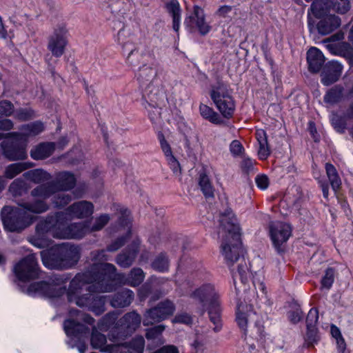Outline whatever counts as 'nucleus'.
I'll list each match as a JSON object with an SVG mask.
<instances>
[{
  "mask_svg": "<svg viewBox=\"0 0 353 353\" xmlns=\"http://www.w3.org/2000/svg\"><path fill=\"white\" fill-rule=\"evenodd\" d=\"M72 218L66 216L61 219L59 214L48 215L40 221L36 226V234L32 243L38 248L48 246V242L43 239L47 234H50L57 239H81L88 233V223H73L68 224Z\"/></svg>",
  "mask_w": 353,
  "mask_h": 353,
  "instance_id": "f257e3e1",
  "label": "nucleus"
},
{
  "mask_svg": "<svg viewBox=\"0 0 353 353\" xmlns=\"http://www.w3.org/2000/svg\"><path fill=\"white\" fill-rule=\"evenodd\" d=\"M95 279H92L90 274H77L70 281L67 292L68 300L79 307H86L93 312L99 314L104 311L105 296H96L91 292H100L95 290Z\"/></svg>",
  "mask_w": 353,
  "mask_h": 353,
  "instance_id": "f03ea898",
  "label": "nucleus"
},
{
  "mask_svg": "<svg viewBox=\"0 0 353 353\" xmlns=\"http://www.w3.org/2000/svg\"><path fill=\"white\" fill-rule=\"evenodd\" d=\"M49 209L48 203L41 199L33 202L20 203L18 208L5 206L1 211V219L6 230L10 232H21L30 226L34 221L32 214H41Z\"/></svg>",
  "mask_w": 353,
  "mask_h": 353,
  "instance_id": "7ed1b4c3",
  "label": "nucleus"
},
{
  "mask_svg": "<svg viewBox=\"0 0 353 353\" xmlns=\"http://www.w3.org/2000/svg\"><path fill=\"white\" fill-rule=\"evenodd\" d=\"M219 234L222 238L221 252L228 265L231 266L242 252L239 225L232 212L221 215Z\"/></svg>",
  "mask_w": 353,
  "mask_h": 353,
  "instance_id": "20e7f679",
  "label": "nucleus"
},
{
  "mask_svg": "<svg viewBox=\"0 0 353 353\" xmlns=\"http://www.w3.org/2000/svg\"><path fill=\"white\" fill-rule=\"evenodd\" d=\"M92 262L90 269L84 273H90L92 279H95L94 286L95 290L99 292H112L114 290L113 281L122 275L118 274L116 267L105 263L109 259L105 250L93 251L90 254Z\"/></svg>",
  "mask_w": 353,
  "mask_h": 353,
  "instance_id": "39448f33",
  "label": "nucleus"
},
{
  "mask_svg": "<svg viewBox=\"0 0 353 353\" xmlns=\"http://www.w3.org/2000/svg\"><path fill=\"white\" fill-rule=\"evenodd\" d=\"M191 297L201 305V314H204L205 308L208 310L210 320L215 325L214 332L220 331L222 327L221 302L214 285L209 283L203 285L192 293Z\"/></svg>",
  "mask_w": 353,
  "mask_h": 353,
  "instance_id": "423d86ee",
  "label": "nucleus"
},
{
  "mask_svg": "<svg viewBox=\"0 0 353 353\" xmlns=\"http://www.w3.org/2000/svg\"><path fill=\"white\" fill-rule=\"evenodd\" d=\"M210 96L224 118L229 119L233 117L236 104L228 83L217 77L216 83L210 85Z\"/></svg>",
  "mask_w": 353,
  "mask_h": 353,
  "instance_id": "0eeeda50",
  "label": "nucleus"
},
{
  "mask_svg": "<svg viewBox=\"0 0 353 353\" xmlns=\"http://www.w3.org/2000/svg\"><path fill=\"white\" fill-rule=\"evenodd\" d=\"M329 0H314L310 10L316 18L320 19L316 28L319 34L326 35L332 33L341 26V19L335 14H328L330 5Z\"/></svg>",
  "mask_w": 353,
  "mask_h": 353,
  "instance_id": "6e6552de",
  "label": "nucleus"
},
{
  "mask_svg": "<svg viewBox=\"0 0 353 353\" xmlns=\"http://www.w3.org/2000/svg\"><path fill=\"white\" fill-rule=\"evenodd\" d=\"M259 315L253 310L251 304L240 303L238 304L236 311V322L245 335L248 334V325L254 322L256 334L252 332V335L257 339L263 340L265 336L264 327L259 321Z\"/></svg>",
  "mask_w": 353,
  "mask_h": 353,
  "instance_id": "1a4fd4ad",
  "label": "nucleus"
},
{
  "mask_svg": "<svg viewBox=\"0 0 353 353\" xmlns=\"http://www.w3.org/2000/svg\"><path fill=\"white\" fill-rule=\"evenodd\" d=\"M176 310L174 303L165 299L154 307L147 310L144 314L143 325H150L159 323L172 316Z\"/></svg>",
  "mask_w": 353,
  "mask_h": 353,
  "instance_id": "9d476101",
  "label": "nucleus"
},
{
  "mask_svg": "<svg viewBox=\"0 0 353 353\" xmlns=\"http://www.w3.org/2000/svg\"><path fill=\"white\" fill-rule=\"evenodd\" d=\"M13 271L21 281L36 279L41 272L35 254H29L21 259L14 265Z\"/></svg>",
  "mask_w": 353,
  "mask_h": 353,
  "instance_id": "9b49d317",
  "label": "nucleus"
},
{
  "mask_svg": "<svg viewBox=\"0 0 353 353\" xmlns=\"http://www.w3.org/2000/svg\"><path fill=\"white\" fill-rule=\"evenodd\" d=\"M72 316H77V320L68 319L64 321L63 328L68 336H77L79 333H88L89 328L83 325L79 321H82L88 325H93L94 319L89 314L82 313L77 310H72L70 312Z\"/></svg>",
  "mask_w": 353,
  "mask_h": 353,
  "instance_id": "f8f14e48",
  "label": "nucleus"
},
{
  "mask_svg": "<svg viewBox=\"0 0 353 353\" xmlns=\"http://www.w3.org/2000/svg\"><path fill=\"white\" fill-rule=\"evenodd\" d=\"M68 30L65 25H59L54 28L53 33L48 39V50L52 56L59 58L65 52L68 45Z\"/></svg>",
  "mask_w": 353,
  "mask_h": 353,
  "instance_id": "ddd939ff",
  "label": "nucleus"
},
{
  "mask_svg": "<svg viewBox=\"0 0 353 353\" xmlns=\"http://www.w3.org/2000/svg\"><path fill=\"white\" fill-rule=\"evenodd\" d=\"M94 212V205L87 201L74 202L66 208L63 211L56 212L61 216V219L66 216L72 219H82L90 216Z\"/></svg>",
  "mask_w": 353,
  "mask_h": 353,
  "instance_id": "4468645a",
  "label": "nucleus"
},
{
  "mask_svg": "<svg viewBox=\"0 0 353 353\" xmlns=\"http://www.w3.org/2000/svg\"><path fill=\"white\" fill-rule=\"evenodd\" d=\"M29 291L48 297H58L64 294L65 288L55 282L54 280L50 279L48 281L36 282L31 284Z\"/></svg>",
  "mask_w": 353,
  "mask_h": 353,
  "instance_id": "2eb2a0df",
  "label": "nucleus"
},
{
  "mask_svg": "<svg viewBox=\"0 0 353 353\" xmlns=\"http://www.w3.org/2000/svg\"><path fill=\"white\" fill-rule=\"evenodd\" d=\"M270 233L274 247L279 250L292 234V227L290 224L281 221L272 222L270 225Z\"/></svg>",
  "mask_w": 353,
  "mask_h": 353,
  "instance_id": "dca6fc26",
  "label": "nucleus"
},
{
  "mask_svg": "<svg viewBox=\"0 0 353 353\" xmlns=\"http://www.w3.org/2000/svg\"><path fill=\"white\" fill-rule=\"evenodd\" d=\"M185 24L191 32L197 28L202 35H205L211 30L210 26L205 21L203 10L198 6H194L193 13L185 19Z\"/></svg>",
  "mask_w": 353,
  "mask_h": 353,
  "instance_id": "f3484780",
  "label": "nucleus"
},
{
  "mask_svg": "<svg viewBox=\"0 0 353 353\" xmlns=\"http://www.w3.org/2000/svg\"><path fill=\"white\" fill-rule=\"evenodd\" d=\"M3 156L10 161L24 160L28 157L26 145H19L17 141L4 140L1 143Z\"/></svg>",
  "mask_w": 353,
  "mask_h": 353,
  "instance_id": "a211bd4d",
  "label": "nucleus"
},
{
  "mask_svg": "<svg viewBox=\"0 0 353 353\" xmlns=\"http://www.w3.org/2000/svg\"><path fill=\"white\" fill-rule=\"evenodd\" d=\"M60 261L66 267L76 264L80 259V250L77 246L63 243L57 248Z\"/></svg>",
  "mask_w": 353,
  "mask_h": 353,
  "instance_id": "6ab92c4d",
  "label": "nucleus"
},
{
  "mask_svg": "<svg viewBox=\"0 0 353 353\" xmlns=\"http://www.w3.org/2000/svg\"><path fill=\"white\" fill-rule=\"evenodd\" d=\"M343 72V65L338 61H329L323 67L321 73V83L325 85H330L336 82Z\"/></svg>",
  "mask_w": 353,
  "mask_h": 353,
  "instance_id": "aec40b11",
  "label": "nucleus"
},
{
  "mask_svg": "<svg viewBox=\"0 0 353 353\" xmlns=\"http://www.w3.org/2000/svg\"><path fill=\"white\" fill-rule=\"evenodd\" d=\"M21 130L23 131L22 133L19 132H10L6 134H3L0 133V139L2 138H15L17 140L21 139L23 137H31L36 136L44 130V125L41 121H35L33 123H30L28 124L23 125L21 127Z\"/></svg>",
  "mask_w": 353,
  "mask_h": 353,
  "instance_id": "412c9836",
  "label": "nucleus"
},
{
  "mask_svg": "<svg viewBox=\"0 0 353 353\" xmlns=\"http://www.w3.org/2000/svg\"><path fill=\"white\" fill-rule=\"evenodd\" d=\"M139 245V239L137 238L134 239L131 244L128 245L125 250L117 256V263L124 268L131 266L137 257Z\"/></svg>",
  "mask_w": 353,
  "mask_h": 353,
  "instance_id": "4be33fe9",
  "label": "nucleus"
},
{
  "mask_svg": "<svg viewBox=\"0 0 353 353\" xmlns=\"http://www.w3.org/2000/svg\"><path fill=\"white\" fill-rule=\"evenodd\" d=\"M107 339L104 334L98 332L95 329L92 330L91 336V345L93 348L98 349L102 352L118 353L119 350L125 348L124 346L117 345H106Z\"/></svg>",
  "mask_w": 353,
  "mask_h": 353,
  "instance_id": "5701e85b",
  "label": "nucleus"
},
{
  "mask_svg": "<svg viewBox=\"0 0 353 353\" xmlns=\"http://www.w3.org/2000/svg\"><path fill=\"white\" fill-rule=\"evenodd\" d=\"M57 192H66L73 189L77 183V178L70 172L63 171L56 174L55 180L52 181Z\"/></svg>",
  "mask_w": 353,
  "mask_h": 353,
  "instance_id": "b1692460",
  "label": "nucleus"
},
{
  "mask_svg": "<svg viewBox=\"0 0 353 353\" xmlns=\"http://www.w3.org/2000/svg\"><path fill=\"white\" fill-rule=\"evenodd\" d=\"M141 322V316L136 311H132L126 313L119 319L118 326L126 334H130L133 333L140 326Z\"/></svg>",
  "mask_w": 353,
  "mask_h": 353,
  "instance_id": "393cba45",
  "label": "nucleus"
},
{
  "mask_svg": "<svg viewBox=\"0 0 353 353\" xmlns=\"http://www.w3.org/2000/svg\"><path fill=\"white\" fill-rule=\"evenodd\" d=\"M119 274L122 276L117 277V279L113 281L114 288L115 283L117 282L123 284H128L132 287H136L139 285L143 281L145 278V274L143 271L139 268H132L127 277H125L123 274Z\"/></svg>",
  "mask_w": 353,
  "mask_h": 353,
  "instance_id": "a878e982",
  "label": "nucleus"
},
{
  "mask_svg": "<svg viewBox=\"0 0 353 353\" xmlns=\"http://www.w3.org/2000/svg\"><path fill=\"white\" fill-rule=\"evenodd\" d=\"M307 61L308 70L312 73H316L321 69L325 57L318 48L312 47L307 52Z\"/></svg>",
  "mask_w": 353,
  "mask_h": 353,
  "instance_id": "bb28decb",
  "label": "nucleus"
},
{
  "mask_svg": "<svg viewBox=\"0 0 353 353\" xmlns=\"http://www.w3.org/2000/svg\"><path fill=\"white\" fill-rule=\"evenodd\" d=\"M133 299V292L129 289H124L114 295L110 303L114 307H125L130 305Z\"/></svg>",
  "mask_w": 353,
  "mask_h": 353,
  "instance_id": "cd10ccee",
  "label": "nucleus"
},
{
  "mask_svg": "<svg viewBox=\"0 0 353 353\" xmlns=\"http://www.w3.org/2000/svg\"><path fill=\"white\" fill-rule=\"evenodd\" d=\"M54 150V143H41L30 150V157L34 160L45 159L52 155Z\"/></svg>",
  "mask_w": 353,
  "mask_h": 353,
  "instance_id": "c85d7f7f",
  "label": "nucleus"
},
{
  "mask_svg": "<svg viewBox=\"0 0 353 353\" xmlns=\"http://www.w3.org/2000/svg\"><path fill=\"white\" fill-rule=\"evenodd\" d=\"M165 8L172 17V28L178 32L181 21V7L177 0H170L165 3Z\"/></svg>",
  "mask_w": 353,
  "mask_h": 353,
  "instance_id": "c756f323",
  "label": "nucleus"
},
{
  "mask_svg": "<svg viewBox=\"0 0 353 353\" xmlns=\"http://www.w3.org/2000/svg\"><path fill=\"white\" fill-rule=\"evenodd\" d=\"M124 346L118 353H143L145 347V340L143 336H136L129 343L117 344Z\"/></svg>",
  "mask_w": 353,
  "mask_h": 353,
  "instance_id": "7c9ffc66",
  "label": "nucleus"
},
{
  "mask_svg": "<svg viewBox=\"0 0 353 353\" xmlns=\"http://www.w3.org/2000/svg\"><path fill=\"white\" fill-rule=\"evenodd\" d=\"M57 192L53 182H50L38 185L31 191L33 197L41 198L43 199L50 197Z\"/></svg>",
  "mask_w": 353,
  "mask_h": 353,
  "instance_id": "2f4dec72",
  "label": "nucleus"
},
{
  "mask_svg": "<svg viewBox=\"0 0 353 353\" xmlns=\"http://www.w3.org/2000/svg\"><path fill=\"white\" fill-rule=\"evenodd\" d=\"M23 176L34 183H41L51 179L50 173L43 169H34L29 170L23 174Z\"/></svg>",
  "mask_w": 353,
  "mask_h": 353,
  "instance_id": "473e14b6",
  "label": "nucleus"
},
{
  "mask_svg": "<svg viewBox=\"0 0 353 353\" xmlns=\"http://www.w3.org/2000/svg\"><path fill=\"white\" fill-rule=\"evenodd\" d=\"M34 163L31 162L16 163L9 165L6 167L4 172V176L7 179H12L22 172L32 168Z\"/></svg>",
  "mask_w": 353,
  "mask_h": 353,
  "instance_id": "72a5a7b5",
  "label": "nucleus"
},
{
  "mask_svg": "<svg viewBox=\"0 0 353 353\" xmlns=\"http://www.w3.org/2000/svg\"><path fill=\"white\" fill-rule=\"evenodd\" d=\"M325 169L327 179L332 190L336 192L341 186V180L336 168L330 163H326Z\"/></svg>",
  "mask_w": 353,
  "mask_h": 353,
  "instance_id": "f704fd0d",
  "label": "nucleus"
},
{
  "mask_svg": "<svg viewBox=\"0 0 353 353\" xmlns=\"http://www.w3.org/2000/svg\"><path fill=\"white\" fill-rule=\"evenodd\" d=\"M199 112L203 118L214 124L217 125L223 123L219 114L207 105L201 103L199 105Z\"/></svg>",
  "mask_w": 353,
  "mask_h": 353,
  "instance_id": "c9c22d12",
  "label": "nucleus"
},
{
  "mask_svg": "<svg viewBox=\"0 0 353 353\" xmlns=\"http://www.w3.org/2000/svg\"><path fill=\"white\" fill-rule=\"evenodd\" d=\"M343 88L341 85H335L330 89L324 96L325 103L334 104L339 103L343 98Z\"/></svg>",
  "mask_w": 353,
  "mask_h": 353,
  "instance_id": "e433bc0d",
  "label": "nucleus"
},
{
  "mask_svg": "<svg viewBox=\"0 0 353 353\" xmlns=\"http://www.w3.org/2000/svg\"><path fill=\"white\" fill-rule=\"evenodd\" d=\"M199 184L205 197L214 196L213 187L209 177L205 173L200 174Z\"/></svg>",
  "mask_w": 353,
  "mask_h": 353,
  "instance_id": "4c0bfd02",
  "label": "nucleus"
},
{
  "mask_svg": "<svg viewBox=\"0 0 353 353\" xmlns=\"http://www.w3.org/2000/svg\"><path fill=\"white\" fill-rule=\"evenodd\" d=\"M152 268L159 272H165L169 268V261L164 253L159 254L152 263Z\"/></svg>",
  "mask_w": 353,
  "mask_h": 353,
  "instance_id": "58836bf2",
  "label": "nucleus"
},
{
  "mask_svg": "<svg viewBox=\"0 0 353 353\" xmlns=\"http://www.w3.org/2000/svg\"><path fill=\"white\" fill-rule=\"evenodd\" d=\"M330 5V10L332 8L334 11L339 14L346 13L350 8V4L348 0H329Z\"/></svg>",
  "mask_w": 353,
  "mask_h": 353,
  "instance_id": "ea45409f",
  "label": "nucleus"
},
{
  "mask_svg": "<svg viewBox=\"0 0 353 353\" xmlns=\"http://www.w3.org/2000/svg\"><path fill=\"white\" fill-rule=\"evenodd\" d=\"M110 219L109 215L106 214L97 217L92 226L88 223V233L101 230L109 222Z\"/></svg>",
  "mask_w": 353,
  "mask_h": 353,
  "instance_id": "a19ab883",
  "label": "nucleus"
},
{
  "mask_svg": "<svg viewBox=\"0 0 353 353\" xmlns=\"http://www.w3.org/2000/svg\"><path fill=\"white\" fill-rule=\"evenodd\" d=\"M72 201V196L67 193H59L55 194L52 201L55 208H62L67 205Z\"/></svg>",
  "mask_w": 353,
  "mask_h": 353,
  "instance_id": "79ce46f5",
  "label": "nucleus"
},
{
  "mask_svg": "<svg viewBox=\"0 0 353 353\" xmlns=\"http://www.w3.org/2000/svg\"><path fill=\"white\" fill-rule=\"evenodd\" d=\"M26 190L25 182L21 179L14 180L9 187V191L14 196H21Z\"/></svg>",
  "mask_w": 353,
  "mask_h": 353,
  "instance_id": "37998d69",
  "label": "nucleus"
},
{
  "mask_svg": "<svg viewBox=\"0 0 353 353\" xmlns=\"http://www.w3.org/2000/svg\"><path fill=\"white\" fill-rule=\"evenodd\" d=\"M334 281V270L333 268H327L321 279V288L329 290Z\"/></svg>",
  "mask_w": 353,
  "mask_h": 353,
  "instance_id": "c03bdc74",
  "label": "nucleus"
},
{
  "mask_svg": "<svg viewBox=\"0 0 353 353\" xmlns=\"http://www.w3.org/2000/svg\"><path fill=\"white\" fill-rule=\"evenodd\" d=\"M34 116V111L29 108H19L14 114V118L21 121L31 119Z\"/></svg>",
  "mask_w": 353,
  "mask_h": 353,
  "instance_id": "a18cd8bd",
  "label": "nucleus"
},
{
  "mask_svg": "<svg viewBox=\"0 0 353 353\" xmlns=\"http://www.w3.org/2000/svg\"><path fill=\"white\" fill-rule=\"evenodd\" d=\"M130 235L131 232L130 230H128L127 234L125 236L118 238L117 240H115L113 243H112L110 245L108 246V251L114 252L119 250L125 243V242H127V240L130 238Z\"/></svg>",
  "mask_w": 353,
  "mask_h": 353,
  "instance_id": "49530a36",
  "label": "nucleus"
},
{
  "mask_svg": "<svg viewBox=\"0 0 353 353\" xmlns=\"http://www.w3.org/2000/svg\"><path fill=\"white\" fill-rule=\"evenodd\" d=\"M248 269L245 263H241L238 266L237 271L233 272V278L235 280L239 277L242 283H245L248 280Z\"/></svg>",
  "mask_w": 353,
  "mask_h": 353,
  "instance_id": "de8ad7c7",
  "label": "nucleus"
},
{
  "mask_svg": "<svg viewBox=\"0 0 353 353\" xmlns=\"http://www.w3.org/2000/svg\"><path fill=\"white\" fill-rule=\"evenodd\" d=\"M319 337L316 327H307L306 341L308 343V346H312L314 343H316L319 341Z\"/></svg>",
  "mask_w": 353,
  "mask_h": 353,
  "instance_id": "09e8293b",
  "label": "nucleus"
},
{
  "mask_svg": "<svg viewBox=\"0 0 353 353\" xmlns=\"http://www.w3.org/2000/svg\"><path fill=\"white\" fill-rule=\"evenodd\" d=\"M14 112L13 104L7 100L0 101V116H10Z\"/></svg>",
  "mask_w": 353,
  "mask_h": 353,
  "instance_id": "8fccbe9b",
  "label": "nucleus"
},
{
  "mask_svg": "<svg viewBox=\"0 0 353 353\" xmlns=\"http://www.w3.org/2000/svg\"><path fill=\"white\" fill-rule=\"evenodd\" d=\"M159 140L160 142L161 148L166 157V159L173 157L171 147L168 141L165 140L164 135L162 133L158 135Z\"/></svg>",
  "mask_w": 353,
  "mask_h": 353,
  "instance_id": "3c124183",
  "label": "nucleus"
},
{
  "mask_svg": "<svg viewBox=\"0 0 353 353\" xmlns=\"http://www.w3.org/2000/svg\"><path fill=\"white\" fill-rule=\"evenodd\" d=\"M172 322L175 323L190 325L192 323V317L186 312L179 313L174 316Z\"/></svg>",
  "mask_w": 353,
  "mask_h": 353,
  "instance_id": "603ef678",
  "label": "nucleus"
},
{
  "mask_svg": "<svg viewBox=\"0 0 353 353\" xmlns=\"http://www.w3.org/2000/svg\"><path fill=\"white\" fill-rule=\"evenodd\" d=\"M318 319V310L315 308L310 309L306 318L307 327H311L312 326H316Z\"/></svg>",
  "mask_w": 353,
  "mask_h": 353,
  "instance_id": "864d4df0",
  "label": "nucleus"
},
{
  "mask_svg": "<svg viewBox=\"0 0 353 353\" xmlns=\"http://www.w3.org/2000/svg\"><path fill=\"white\" fill-rule=\"evenodd\" d=\"M230 150L233 156H240L244 152V148L243 145L238 140H234L230 145Z\"/></svg>",
  "mask_w": 353,
  "mask_h": 353,
  "instance_id": "5fc2aeb1",
  "label": "nucleus"
},
{
  "mask_svg": "<svg viewBox=\"0 0 353 353\" xmlns=\"http://www.w3.org/2000/svg\"><path fill=\"white\" fill-rule=\"evenodd\" d=\"M165 330V326L162 325L154 326L147 330L145 336L148 339H152L158 337Z\"/></svg>",
  "mask_w": 353,
  "mask_h": 353,
  "instance_id": "6e6d98bb",
  "label": "nucleus"
},
{
  "mask_svg": "<svg viewBox=\"0 0 353 353\" xmlns=\"http://www.w3.org/2000/svg\"><path fill=\"white\" fill-rule=\"evenodd\" d=\"M353 48L347 42L339 43V56L343 57H350L352 54Z\"/></svg>",
  "mask_w": 353,
  "mask_h": 353,
  "instance_id": "4d7b16f0",
  "label": "nucleus"
},
{
  "mask_svg": "<svg viewBox=\"0 0 353 353\" xmlns=\"http://www.w3.org/2000/svg\"><path fill=\"white\" fill-rule=\"evenodd\" d=\"M119 222L122 225H128L130 223V211L124 208H120L119 210Z\"/></svg>",
  "mask_w": 353,
  "mask_h": 353,
  "instance_id": "13d9d810",
  "label": "nucleus"
},
{
  "mask_svg": "<svg viewBox=\"0 0 353 353\" xmlns=\"http://www.w3.org/2000/svg\"><path fill=\"white\" fill-rule=\"evenodd\" d=\"M255 182L257 187L261 190L266 189L269 185V179L265 174L257 175L255 178Z\"/></svg>",
  "mask_w": 353,
  "mask_h": 353,
  "instance_id": "bf43d9fd",
  "label": "nucleus"
},
{
  "mask_svg": "<svg viewBox=\"0 0 353 353\" xmlns=\"http://www.w3.org/2000/svg\"><path fill=\"white\" fill-rule=\"evenodd\" d=\"M259 148L258 150V154L260 159H266L270 154V150L269 149L268 142L265 143H260Z\"/></svg>",
  "mask_w": 353,
  "mask_h": 353,
  "instance_id": "052dcab7",
  "label": "nucleus"
},
{
  "mask_svg": "<svg viewBox=\"0 0 353 353\" xmlns=\"http://www.w3.org/2000/svg\"><path fill=\"white\" fill-rule=\"evenodd\" d=\"M255 161L250 158H245L242 160L241 168L245 173H249L254 168Z\"/></svg>",
  "mask_w": 353,
  "mask_h": 353,
  "instance_id": "680f3d73",
  "label": "nucleus"
},
{
  "mask_svg": "<svg viewBox=\"0 0 353 353\" xmlns=\"http://www.w3.org/2000/svg\"><path fill=\"white\" fill-rule=\"evenodd\" d=\"M232 9L233 7L231 6H221L216 11V14L219 17L225 18L228 16L229 13L232 12Z\"/></svg>",
  "mask_w": 353,
  "mask_h": 353,
  "instance_id": "e2e57ef3",
  "label": "nucleus"
},
{
  "mask_svg": "<svg viewBox=\"0 0 353 353\" xmlns=\"http://www.w3.org/2000/svg\"><path fill=\"white\" fill-rule=\"evenodd\" d=\"M167 161L170 168L174 173L180 172V164L179 161L176 160V159L174 157V156L168 158Z\"/></svg>",
  "mask_w": 353,
  "mask_h": 353,
  "instance_id": "0e129e2a",
  "label": "nucleus"
},
{
  "mask_svg": "<svg viewBox=\"0 0 353 353\" xmlns=\"http://www.w3.org/2000/svg\"><path fill=\"white\" fill-rule=\"evenodd\" d=\"M303 317L302 312L297 309L294 311H292L289 313V319L293 323H296L301 321Z\"/></svg>",
  "mask_w": 353,
  "mask_h": 353,
  "instance_id": "69168bd1",
  "label": "nucleus"
},
{
  "mask_svg": "<svg viewBox=\"0 0 353 353\" xmlns=\"http://www.w3.org/2000/svg\"><path fill=\"white\" fill-rule=\"evenodd\" d=\"M14 126L13 122L8 119L0 120V130L8 131L12 129Z\"/></svg>",
  "mask_w": 353,
  "mask_h": 353,
  "instance_id": "338daca9",
  "label": "nucleus"
},
{
  "mask_svg": "<svg viewBox=\"0 0 353 353\" xmlns=\"http://www.w3.org/2000/svg\"><path fill=\"white\" fill-rule=\"evenodd\" d=\"M153 353H179V351L174 345H165Z\"/></svg>",
  "mask_w": 353,
  "mask_h": 353,
  "instance_id": "774afa93",
  "label": "nucleus"
}]
</instances>
